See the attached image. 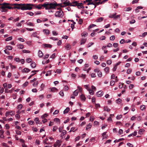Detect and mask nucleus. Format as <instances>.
<instances>
[{
    "label": "nucleus",
    "mask_w": 147,
    "mask_h": 147,
    "mask_svg": "<svg viewBox=\"0 0 147 147\" xmlns=\"http://www.w3.org/2000/svg\"><path fill=\"white\" fill-rule=\"evenodd\" d=\"M48 116V115L47 113H45L43 114L41 116V118L43 119L44 118L47 117Z\"/></svg>",
    "instance_id": "obj_51"
},
{
    "label": "nucleus",
    "mask_w": 147,
    "mask_h": 147,
    "mask_svg": "<svg viewBox=\"0 0 147 147\" xmlns=\"http://www.w3.org/2000/svg\"><path fill=\"white\" fill-rule=\"evenodd\" d=\"M54 121L56 123L58 124H60V120L58 118H56L54 119Z\"/></svg>",
    "instance_id": "obj_20"
},
{
    "label": "nucleus",
    "mask_w": 147,
    "mask_h": 147,
    "mask_svg": "<svg viewBox=\"0 0 147 147\" xmlns=\"http://www.w3.org/2000/svg\"><path fill=\"white\" fill-rule=\"evenodd\" d=\"M12 39V36H10L7 38L5 39V41H8L9 40H11Z\"/></svg>",
    "instance_id": "obj_37"
},
{
    "label": "nucleus",
    "mask_w": 147,
    "mask_h": 147,
    "mask_svg": "<svg viewBox=\"0 0 147 147\" xmlns=\"http://www.w3.org/2000/svg\"><path fill=\"white\" fill-rule=\"evenodd\" d=\"M115 38V36L114 35H113V36H111L110 37V39L111 40H114Z\"/></svg>",
    "instance_id": "obj_57"
},
{
    "label": "nucleus",
    "mask_w": 147,
    "mask_h": 147,
    "mask_svg": "<svg viewBox=\"0 0 147 147\" xmlns=\"http://www.w3.org/2000/svg\"><path fill=\"white\" fill-rule=\"evenodd\" d=\"M61 145V142L59 140L57 141L54 144V147H59Z\"/></svg>",
    "instance_id": "obj_7"
},
{
    "label": "nucleus",
    "mask_w": 147,
    "mask_h": 147,
    "mask_svg": "<svg viewBox=\"0 0 147 147\" xmlns=\"http://www.w3.org/2000/svg\"><path fill=\"white\" fill-rule=\"evenodd\" d=\"M9 112L10 115L11 116L15 114L14 112L13 111H9Z\"/></svg>",
    "instance_id": "obj_56"
},
{
    "label": "nucleus",
    "mask_w": 147,
    "mask_h": 147,
    "mask_svg": "<svg viewBox=\"0 0 147 147\" xmlns=\"http://www.w3.org/2000/svg\"><path fill=\"white\" fill-rule=\"evenodd\" d=\"M131 9V7H128L124 8V11H130Z\"/></svg>",
    "instance_id": "obj_31"
},
{
    "label": "nucleus",
    "mask_w": 147,
    "mask_h": 147,
    "mask_svg": "<svg viewBox=\"0 0 147 147\" xmlns=\"http://www.w3.org/2000/svg\"><path fill=\"white\" fill-rule=\"evenodd\" d=\"M115 84V82L113 80H111L110 81V85L111 86H113Z\"/></svg>",
    "instance_id": "obj_48"
},
{
    "label": "nucleus",
    "mask_w": 147,
    "mask_h": 147,
    "mask_svg": "<svg viewBox=\"0 0 147 147\" xmlns=\"http://www.w3.org/2000/svg\"><path fill=\"white\" fill-rule=\"evenodd\" d=\"M86 41V38H82L81 40L80 45H82L83 44H84Z\"/></svg>",
    "instance_id": "obj_16"
},
{
    "label": "nucleus",
    "mask_w": 147,
    "mask_h": 147,
    "mask_svg": "<svg viewBox=\"0 0 147 147\" xmlns=\"http://www.w3.org/2000/svg\"><path fill=\"white\" fill-rule=\"evenodd\" d=\"M122 100L121 98H118L116 101L117 103L119 104L121 102Z\"/></svg>",
    "instance_id": "obj_26"
},
{
    "label": "nucleus",
    "mask_w": 147,
    "mask_h": 147,
    "mask_svg": "<svg viewBox=\"0 0 147 147\" xmlns=\"http://www.w3.org/2000/svg\"><path fill=\"white\" fill-rule=\"evenodd\" d=\"M38 56L39 58H41L43 55V54L42 52L40 50H39L38 53Z\"/></svg>",
    "instance_id": "obj_11"
},
{
    "label": "nucleus",
    "mask_w": 147,
    "mask_h": 147,
    "mask_svg": "<svg viewBox=\"0 0 147 147\" xmlns=\"http://www.w3.org/2000/svg\"><path fill=\"white\" fill-rule=\"evenodd\" d=\"M57 9L59 10L56 12L55 16L56 17L59 18H62L64 16V13L62 10L61 8H57Z\"/></svg>",
    "instance_id": "obj_3"
},
{
    "label": "nucleus",
    "mask_w": 147,
    "mask_h": 147,
    "mask_svg": "<svg viewBox=\"0 0 147 147\" xmlns=\"http://www.w3.org/2000/svg\"><path fill=\"white\" fill-rule=\"evenodd\" d=\"M43 31L47 35H48L50 33V31L47 29H43Z\"/></svg>",
    "instance_id": "obj_12"
},
{
    "label": "nucleus",
    "mask_w": 147,
    "mask_h": 147,
    "mask_svg": "<svg viewBox=\"0 0 147 147\" xmlns=\"http://www.w3.org/2000/svg\"><path fill=\"white\" fill-rule=\"evenodd\" d=\"M58 129V127L56 126H54L53 127V131H55Z\"/></svg>",
    "instance_id": "obj_50"
},
{
    "label": "nucleus",
    "mask_w": 147,
    "mask_h": 147,
    "mask_svg": "<svg viewBox=\"0 0 147 147\" xmlns=\"http://www.w3.org/2000/svg\"><path fill=\"white\" fill-rule=\"evenodd\" d=\"M43 4H42L41 5L40 4H39L38 5L36 6V8H38V9H41L42 7H43L42 5Z\"/></svg>",
    "instance_id": "obj_47"
},
{
    "label": "nucleus",
    "mask_w": 147,
    "mask_h": 147,
    "mask_svg": "<svg viewBox=\"0 0 147 147\" xmlns=\"http://www.w3.org/2000/svg\"><path fill=\"white\" fill-rule=\"evenodd\" d=\"M37 35V32H33L32 33V34L31 36L32 37H36Z\"/></svg>",
    "instance_id": "obj_27"
},
{
    "label": "nucleus",
    "mask_w": 147,
    "mask_h": 147,
    "mask_svg": "<svg viewBox=\"0 0 147 147\" xmlns=\"http://www.w3.org/2000/svg\"><path fill=\"white\" fill-rule=\"evenodd\" d=\"M27 25L28 26H34V25L32 23L30 22H28L27 23Z\"/></svg>",
    "instance_id": "obj_61"
},
{
    "label": "nucleus",
    "mask_w": 147,
    "mask_h": 147,
    "mask_svg": "<svg viewBox=\"0 0 147 147\" xmlns=\"http://www.w3.org/2000/svg\"><path fill=\"white\" fill-rule=\"evenodd\" d=\"M70 111V109L69 107H67L63 111L64 114H66L67 113Z\"/></svg>",
    "instance_id": "obj_17"
},
{
    "label": "nucleus",
    "mask_w": 147,
    "mask_h": 147,
    "mask_svg": "<svg viewBox=\"0 0 147 147\" xmlns=\"http://www.w3.org/2000/svg\"><path fill=\"white\" fill-rule=\"evenodd\" d=\"M92 124L91 123H89L87 126L86 128V129L88 130V129L91 128L92 127Z\"/></svg>",
    "instance_id": "obj_19"
},
{
    "label": "nucleus",
    "mask_w": 147,
    "mask_h": 147,
    "mask_svg": "<svg viewBox=\"0 0 147 147\" xmlns=\"http://www.w3.org/2000/svg\"><path fill=\"white\" fill-rule=\"evenodd\" d=\"M22 6L21 7V9L22 10H30L32 9V6H34L33 4H22Z\"/></svg>",
    "instance_id": "obj_2"
},
{
    "label": "nucleus",
    "mask_w": 147,
    "mask_h": 147,
    "mask_svg": "<svg viewBox=\"0 0 147 147\" xmlns=\"http://www.w3.org/2000/svg\"><path fill=\"white\" fill-rule=\"evenodd\" d=\"M5 4H8L9 5H9H16V6L17 5H22V4H16V3H14V4H10L9 3H3L2 4H0V5H5Z\"/></svg>",
    "instance_id": "obj_6"
},
{
    "label": "nucleus",
    "mask_w": 147,
    "mask_h": 147,
    "mask_svg": "<svg viewBox=\"0 0 147 147\" xmlns=\"http://www.w3.org/2000/svg\"><path fill=\"white\" fill-rule=\"evenodd\" d=\"M48 140V139L47 138H46L45 140H44L43 141V142L46 144H49L50 143H49L47 142V141Z\"/></svg>",
    "instance_id": "obj_49"
},
{
    "label": "nucleus",
    "mask_w": 147,
    "mask_h": 147,
    "mask_svg": "<svg viewBox=\"0 0 147 147\" xmlns=\"http://www.w3.org/2000/svg\"><path fill=\"white\" fill-rule=\"evenodd\" d=\"M80 98L82 100L84 101H85L86 99L85 96L83 94H81L80 95Z\"/></svg>",
    "instance_id": "obj_15"
},
{
    "label": "nucleus",
    "mask_w": 147,
    "mask_h": 147,
    "mask_svg": "<svg viewBox=\"0 0 147 147\" xmlns=\"http://www.w3.org/2000/svg\"><path fill=\"white\" fill-rule=\"evenodd\" d=\"M96 26V25L94 24H92L90 25L88 28V29L89 30L90 28Z\"/></svg>",
    "instance_id": "obj_44"
},
{
    "label": "nucleus",
    "mask_w": 147,
    "mask_h": 147,
    "mask_svg": "<svg viewBox=\"0 0 147 147\" xmlns=\"http://www.w3.org/2000/svg\"><path fill=\"white\" fill-rule=\"evenodd\" d=\"M132 71V70L131 69H128L127 71V73L128 74H130Z\"/></svg>",
    "instance_id": "obj_64"
},
{
    "label": "nucleus",
    "mask_w": 147,
    "mask_h": 147,
    "mask_svg": "<svg viewBox=\"0 0 147 147\" xmlns=\"http://www.w3.org/2000/svg\"><path fill=\"white\" fill-rule=\"evenodd\" d=\"M143 8V7H142V6H138V7L136 8L135 9V11H136V12H138V11H137V10H138V9H142Z\"/></svg>",
    "instance_id": "obj_52"
},
{
    "label": "nucleus",
    "mask_w": 147,
    "mask_h": 147,
    "mask_svg": "<svg viewBox=\"0 0 147 147\" xmlns=\"http://www.w3.org/2000/svg\"><path fill=\"white\" fill-rule=\"evenodd\" d=\"M117 13H116L114 14H111L109 16V17L111 18H114L115 16L116 15Z\"/></svg>",
    "instance_id": "obj_23"
},
{
    "label": "nucleus",
    "mask_w": 147,
    "mask_h": 147,
    "mask_svg": "<svg viewBox=\"0 0 147 147\" xmlns=\"http://www.w3.org/2000/svg\"><path fill=\"white\" fill-rule=\"evenodd\" d=\"M30 71V69L27 68H25L22 70V72L24 73L28 72Z\"/></svg>",
    "instance_id": "obj_22"
},
{
    "label": "nucleus",
    "mask_w": 147,
    "mask_h": 147,
    "mask_svg": "<svg viewBox=\"0 0 147 147\" xmlns=\"http://www.w3.org/2000/svg\"><path fill=\"white\" fill-rule=\"evenodd\" d=\"M21 5H17L16 6H15L13 7V9H21V7L20 6Z\"/></svg>",
    "instance_id": "obj_38"
},
{
    "label": "nucleus",
    "mask_w": 147,
    "mask_h": 147,
    "mask_svg": "<svg viewBox=\"0 0 147 147\" xmlns=\"http://www.w3.org/2000/svg\"><path fill=\"white\" fill-rule=\"evenodd\" d=\"M6 50H11L12 49V47L10 46H6Z\"/></svg>",
    "instance_id": "obj_29"
},
{
    "label": "nucleus",
    "mask_w": 147,
    "mask_h": 147,
    "mask_svg": "<svg viewBox=\"0 0 147 147\" xmlns=\"http://www.w3.org/2000/svg\"><path fill=\"white\" fill-rule=\"evenodd\" d=\"M22 105L21 104H20L18 106V109L19 110H20L22 108Z\"/></svg>",
    "instance_id": "obj_53"
},
{
    "label": "nucleus",
    "mask_w": 147,
    "mask_h": 147,
    "mask_svg": "<svg viewBox=\"0 0 147 147\" xmlns=\"http://www.w3.org/2000/svg\"><path fill=\"white\" fill-rule=\"evenodd\" d=\"M22 52L24 53H30V51L29 50H23L22 51Z\"/></svg>",
    "instance_id": "obj_45"
},
{
    "label": "nucleus",
    "mask_w": 147,
    "mask_h": 147,
    "mask_svg": "<svg viewBox=\"0 0 147 147\" xmlns=\"http://www.w3.org/2000/svg\"><path fill=\"white\" fill-rule=\"evenodd\" d=\"M44 86H45V85L44 84H41V85L40 86V88H41V89L40 90V91H41L43 90Z\"/></svg>",
    "instance_id": "obj_54"
},
{
    "label": "nucleus",
    "mask_w": 147,
    "mask_h": 147,
    "mask_svg": "<svg viewBox=\"0 0 147 147\" xmlns=\"http://www.w3.org/2000/svg\"><path fill=\"white\" fill-rule=\"evenodd\" d=\"M87 34L88 33L87 32H84L82 33L81 35L82 36L85 37L87 35Z\"/></svg>",
    "instance_id": "obj_34"
},
{
    "label": "nucleus",
    "mask_w": 147,
    "mask_h": 147,
    "mask_svg": "<svg viewBox=\"0 0 147 147\" xmlns=\"http://www.w3.org/2000/svg\"><path fill=\"white\" fill-rule=\"evenodd\" d=\"M51 91L53 92H55L57 90V89L55 87H53L51 89Z\"/></svg>",
    "instance_id": "obj_39"
},
{
    "label": "nucleus",
    "mask_w": 147,
    "mask_h": 147,
    "mask_svg": "<svg viewBox=\"0 0 147 147\" xmlns=\"http://www.w3.org/2000/svg\"><path fill=\"white\" fill-rule=\"evenodd\" d=\"M74 4H75V5H77L78 7L79 8H84V6L82 5V3H78L77 1H75L73 3Z\"/></svg>",
    "instance_id": "obj_5"
},
{
    "label": "nucleus",
    "mask_w": 147,
    "mask_h": 147,
    "mask_svg": "<svg viewBox=\"0 0 147 147\" xmlns=\"http://www.w3.org/2000/svg\"><path fill=\"white\" fill-rule=\"evenodd\" d=\"M140 108L141 110H144L145 109V106L144 105H142L140 106Z\"/></svg>",
    "instance_id": "obj_43"
},
{
    "label": "nucleus",
    "mask_w": 147,
    "mask_h": 147,
    "mask_svg": "<svg viewBox=\"0 0 147 147\" xmlns=\"http://www.w3.org/2000/svg\"><path fill=\"white\" fill-rule=\"evenodd\" d=\"M65 47L66 50H69L71 48V45L69 44H67Z\"/></svg>",
    "instance_id": "obj_13"
},
{
    "label": "nucleus",
    "mask_w": 147,
    "mask_h": 147,
    "mask_svg": "<svg viewBox=\"0 0 147 147\" xmlns=\"http://www.w3.org/2000/svg\"><path fill=\"white\" fill-rule=\"evenodd\" d=\"M59 94L60 96H64V93L63 90H61Z\"/></svg>",
    "instance_id": "obj_59"
},
{
    "label": "nucleus",
    "mask_w": 147,
    "mask_h": 147,
    "mask_svg": "<svg viewBox=\"0 0 147 147\" xmlns=\"http://www.w3.org/2000/svg\"><path fill=\"white\" fill-rule=\"evenodd\" d=\"M103 20V18L102 17H100L98 19H97L96 20V22H100L102 21Z\"/></svg>",
    "instance_id": "obj_24"
},
{
    "label": "nucleus",
    "mask_w": 147,
    "mask_h": 147,
    "mask_svg": "<svg viewBox=\"0 0 147 147\" xmlns=\"http://www.w3.org/2000/svg\"><path fill=\"white\" fill-rule=\"evenodd\" d=\"M134 87V85L133 84H130L129 86V88L130 89H132Z\"/></svg>",
    "instance_id": "obj_55"
},
{
    "label": "nucleus",
    "mask_w": 147,
    "mask_h": 147,
    "mask_svg": "<svg viewBox=\"0 0 147 147\" xmlns=\"http://www.w3.org/2000/svg\"><path fill=\"white\" fill-rule=\"evenodd\" d=\"M18 48L20 49H22L24 48V45L22 44H19L17 45Z\"/></svg>",
    "instance_id": "obj_18"
},
{
    "label": "nucleus",
    "mask_w": 147,
    "mask_h": 147,
    "mask_svg": "<svg viewBox=\"0 0 147 147\" xmlns=\"http://www.w3.org/2000/svg\"><path fill=\"white\" fill-rule=\"evenodd\" d=\"M88 91H89V93L91 95H93L94 94V92L92 90H91L90 88L88 89Z\"/></svg>",
    "instance_id": "obj_25"
},
{
    "label": "nucleus",
    "mask_w": 147,
    "mask_h": 147,
    "mask_svg": "<svg viewBox=\"0 0 147 147\" xmlns=\"http://www.w3.org/2000/svg\"><path fill=\"white\" fill-rule=\"evenodd\" d=\"M123 84L121 82L119 83V87L120 88H121L123 87Z\"/></svg>",
    "instance_id": "obj_63"
},
{
    "label": "nucleus",
    "mask_w": 147,
    "mask_h": 147,
    "mask_svg": "<svg viewBox=\"0 0 147 147\" xmlns=\"http://www.w3.org/2000/svg\"><path fill=\"white\" fill-rule=\"evenodd\" d=\"M51 71H48L47 72V73L45 74V76H50L51 74Z\"/></svg>",
    "instance_id": "obj_35"
},
{
    "label": "nucleus",
    "mask_w": 147,
    "mask_h": 147,
    "mask_svg": "<svg viewBox=\"0 0 147 147\" xmlns=\"http://www.w3.org/2000/svg\"><path fill=\"white\" fill-rule=\"evenodd\" d=\"M97 75L100 78L102 76V73L101 71H99L97 73Z\"/></svg>",
    "instance_id": "obj_30"
},
{
    "label": "nucleus",
    "mask_w": 147,
    "mask_h": 147,
    "mask_svg": "<svg viewBox=\"0 0 147 147\" xmlns=\"http://www.w3.org/2000/svg\"><path fill=\"white\" fill-rule=\"evenodd\" d=\"M104 111H110V109L109 108L107 107H105L104 108Z\"/></svg>",
    "instance_id": "obj_33"
},
{
    "label": "nucleus",
    "mask_w": 147,
    "mask_h": 147,
    "mask_svg": "<svg viewBox=\"0 0 147 147\" xmlns=\"http://www.w3.org/2000/svg\"><path fill=\"white\" fill-rule=\"evenodd\" d=\"M66 130H63L62 131V133H61V136H63L64 135H65L66 134Z\"/></svg>",
    "instance_id": "obj_42"
},
{
    "label": "nucleus",
    "mask_w": 147,
    "mask_h": 147,
    "mask_svg": "<svg viewBox=\"0 0 147 147\" xmlns=\"http://www.w3.org/2000/svg\"><path fill=\"white\" fill-rule=\"evenodd\" d=\"M31 67L32 68H34L36 66V64L34 62H32L30 64Z\"/></svg>",
    "instance_id": "obj_21"
},
{
    "label": "nucleus",
    "mask_w": 147,
    "mask_h": 147,
    "mask_svg": "<svg viewBox=\"0 0 147 147\" xmlns=\"http://www.w3.org/2000/svg\"><path fill=\"white\" fill-rule=\"evenodd\" d=\"M36 122V123L37 124L38 123H39L40 121L39 119L38 118L36 117V118L34 120Z\"/></svg>",
    "instance_id": "obj_36"
},
{
    "label": "nucleus",
    "mask_w": 147,
    "mask_h": 147,
    "mask_svg": "<svg viewBox=\"0 0 147 147\" xmlns=\"http://www.w3.org/2000/svg\"><path fill=\"white\" fill-rule=\"evenodd\" d=\"M61 72V70L60 69H57L56 71L55 72V73H57L58 74H60Z\"/></svg>",
    "instance_id": "obj_58"
},
{
    "label": "nucleus",
    "mask_w": 147,
    "mask_h": 147,
    "mask_svg": "<svg viewBox=\"0 0 147 147\" xmlns=\"http://www.w3.org/2000/svg\"><path fill=\"white\" fill-rule=\"evenodd\" d=\"M80 77L82 78L83 79H85L86 77V75L85 74H82L79 76Z\"/></svg>",
    "instance_id": "obj_40"
},
{
    "label": "nucleus",
    "mask_w": 147,
    "mask_h": 147,
    "mask_svg": "<svg viewBox=\"0 0 147 147\" xmlns=\"http://www.w3.org/2000/svg\"><path fill=\"white\" fill-rule=\"evenodd\" d=\"M44 46V47L45 48H51L52 47V45L50 44H45L43 45Z\"/></svg>",
    "instance_id": "obj_14"
},
{
    "label": "nucleus",
    "mask_w": 147,
    "mask_h": 147,
    "mask_svg": "<svg viewBox=\"0 0 147 147\" xmlns=\"http://www.w3.org/2000/svg\"><path fill=\"white\" fill-rule=\"evenodd\" d=\"M3 6L1 7L0 9L1 11L2 12H7L8 11V10L6 9L7 8L9 9H13V7L9 6L8 4H5V5H3Z\"/></svg>",
    "instance_id": "obj_4"
},
{
    "label": "nucleus",
    "mask_w": 147,
    "mask_h": 147,
    "mask_svg": "<svg viewBox=\"0 0 147 147\" xmlns=\"http://www.w3.org/2000/svg\"><path fill=\"white\" fill-rule=\"evenodd\" d=\"M61 3L57 4L56 3H49L46 2L42 5L45 8V9L48 10L49 12H53V9H55L56 7L59 6L61 7H63L67 6L70 5V6H74V5H72L69 3V1L68 0H61Z\"/></svg>",
    "instance_id": "obj_1"
},
{
    "label": "nucleus",
    "mask_w": 147,
    "mask_h": 147,
    "mask_svg": "<svg viewBox=\"0 0 147 147\" xmlns=\"http://www.w3.org/2000/svg\"><path fill=\"white\" fill-rule=\"evenodd\" d=\"M78 93H79V91L77 90H76L73 92L74 94V96H77L78 94Z\"/></svg>",
    "instance_id": "obj_28"
},
{
    "label": "nucleus",
    "mask_w": 147,
    "mask_h": 147,
    "mask_svg": "<svg viewBox=\"0 0 147 147\" xmlns=\"http://www.w3.org/2000/svg\"><path fill=\"white\" fill-rule=\"evenodd\" d=\"M27 14L30 15V16H33L34 13L31 11H28L26 12Z\"/></svg>",
    "instance_id": "obj_46"
},
{
    "label": "nucleus",
    "mask_w": 147,
    "mask_h": 147,
    "mask_svg": "<svg viewBox=\"0 0 147 147\" xmlns=\"http://www.w3.org/2000/svg\"><path fill=\"white\" fill-rule=\"evenodd\" d=\"M99 39L101 40H105V37L104 36H102L99 38Z\"/></svg>",
    "instance_id": "obj_62"
},
{
    "label": "nucleus",
    "mask_w": 147,
    "mask_h": 147,
    "mask_svg": "<svg viewBox=\"0 0 147 147\" xmlns=\"http://www.w3.org/2000/svg\"><path fill=\"white\" fill-rule=\"evenodd\" d=\"M28 82L26 81L25 82L24 84H23V86L24 87H25L28 85Z\"/></svg>",
    "instance_id": "obj_60"
},
{
    "label": "nucleus",
    "mask_w": 147,
    "mask_h": 147,
    "mask_svg": "<svg viewBox=\"0 0 147 147\" xmlns=\"http://www.w3.org/2000/svg\"><path fill=\"white\" fill-rule=\"evenodd\" d=\"M14 89V88H12L11 90H8L7 89H5V93H11L12 91Z\"/></svg>",
    "instance_id": "obj_9"
},
{
    "label": "nucleus",
    "mask_w": 147,
    "mask_h": 147,
    "mask_svg": "<svg viewBox=\"0 0 147 147\" xmlns=\"http://www.w3.org/2000/svg\"><path fill=\"white\" fill-rule=\"evenodd\" d=\"M144 131V129H142L139 130L138 131V133L140 134H142V133Z\"/></svg>",
    "instance_id": "obj_41"
},
{
    "label": "nucleus",
    "mask_w": 147,
    "mask_h": 147,
    "mask_svg": "<svg viewBox=\"0 0 147 147\" xmlns=\"http://www.w3.org/2000/svg\"><path fill=\"white\" fill-rule=\"evenodd\" d=\"M108 0H104L102 1H99L96 2L95 3L97 5H99L100 4H101L105 3L106 1H107Z\"/></svg>",
    "instance_id": "obj_10"
},
{
    "label": "nucleus",
    "mask_w": 147,
    "mask_h": 147,
    "mask_svg": "<svg viewBox=\"0 0 147 147\" xmlns=\"http://www.w3.org/2000/svg\"><path fill=\"white\" fill-rule=\"evenodd\" d=\"M103 92L101 90L99 91L96 93V95L98 97H101L103 94Z\"/></svg>",
    "instance_id": "obj_8"
},
{
    "label": "nucleus",
    "mask_w": 147,
    "mask_h": 147,
    "mask_svg": "<svg viewBox=\"0 0 147 147\" xmlns=\"http://www.w3.org/2000/svg\"><path fill=\"white\" fill-rule=\"evenodd\" d=\"M75 127H72L70 130L69 131V132H71V131H73V132H75L77 130V129H75Z\"/></svg>",
    "instance_id": "obj_32"
}]
</instances>
